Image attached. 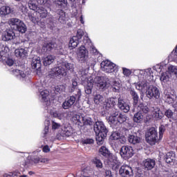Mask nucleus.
Wrapping results in <instances>:
<instances>
[{"mask_svg": "<svg viewBox=\"0 0 177 177\" xmlns=\"http://www.w3.org/2000/svg\"><path fill=\"white\" fill-rule=\"evenodd\" d=\"M80 79L85 84L86 82V86L85 88V92L87 95H91L92 93V89L93 85L96 84V86L99 89H104V88H109L110 86V82L107 78L103 77H96L94 80L91 74H87L85 70H82L80 72Z\"/></svg>", "mask_w": 177, "mask_h": 177, "instance_id": "f257e3e1", "label": "nucleus"}, {"mask_svg": "<svg viewBox=\"0 0 177 177\" xmlns=\"http://www.w3.org/2000/svg\"><path fill=\"white\" fill-rule=\"evenodd\" d=\"M8 24L13 30L15 31H19V32H21L24 34L26 31H27V27L24 22L17 18H11L8 20Z\"/></svg>", "mask_w": 177, "mask_h": 177, "instance_id": "f03ea898", "label": "nucleus"}, {"mask_svg": "<svg viewBox=\"0 0 177 177\" xmlns=\"http://www.w3.org/2000/svg\"><path fill=\"white\" fill-rule=\"evenodd\" d=\"M157 135L158 133L155 128L151 127V129H149L148 132L145 135L147 143H149L151 146L156 145V142H157V138H158Z\"/></svg>", "mask_w": 177, "mask_h": 177, "instance_id": "7ed1b4c3", "label": "nucleus"}, {"mask_svg": "<svg viewBox=\"0 0 177 177\" xmlns=\"http://www.w3.org/2000/svg\"><path fill=\"white\" fill-rule=\"evenodd\" d=\"M146 95L149 99H158L161 96V93L157 86H151L147 89Z\"/></svg>", "mask_w": 177, "mask_h": 177, "instance_id": "20e7f679", "label": "nucleus"}, {"mask_svg": "<svg viewBox=\"0 0 177 177\" xmlns=\"http://www.w3.org/2000/svg\"><path fill=\"white\" fill-rule=\"evenodd\" d=\"M89 57V52L86 50V47L84 46H81L79 48V51L77 53V59L80 63H85Z\"/></svg>", "mask_w": 177, "mask_h": 177, "instance_id": "39448f33", "label": "nucleus"}, {"mask_svg": "<svg viewBox=\"0 0 177 177\" xmlns=\"http://www.w3.org/2000/svg\"><path fill=\"white\" fill-rule=\"evenodd\" d=\"M117 104V101L114 98H109L107 99L104 104V107L106 111H108L109 114L111 113H114L118 111L115 107H114Z\"/></svg>", "mask_w": 177, "mask_h": 177, "instance_id": "423d86ee", "label": "nucleus"}, {"mask_svg": "<svg viewBox=\"0 0 177 177\" xmlns=\"http://www.w3.org/2000/svg\"><path fill=\"white\" fill-rule=\"evenodd\" d=\"M119 174L122 177H133V169L127 165H123L120 167Z\"/></svg>", "mask_w": 177, "mask_h": 177, "instance_id": "0eeeda50", "label": "nucleus"}, {"mask_svg": "<svg viewBox=\"0 0 177 177\" xmlns=\"http://www.w3.org/2000/svg\"><path fill=\"white\" fill-rule=\"evenodd\" d=\"M101 68L102 71L105 73H114L115 71V65L109 60H105L102 62Z\"/></svg>", "mask_w": 177, "mask_h": 177, "instance_id": "6e6552de", "label": "nucleus"}, {"mask_svg": "<svg viewBox=\"0 0 177 177\" xmlns=\"http://www.w3.org/2000/svg\"><path fill=\"white\" fill-rule=\"evenodd\" d=\"M49 75H50L52 77H63L64 75H66V70L62 66H57L51 69V71L49 72Z\"/></svg>", "mask_w": 177, "mask_h": 177, "instance_id": "1a4fd4ad", "label": "nucleus"}, {"mask_svg": "<svg viewBox=\"0 0 177 177\" xmlns=\"http://www.w3.org/2000/svg\"><path fill=\"white\" fill-rule=\"evenodd\" d=\"M120 156L124 158H131L133 156V149L129 146H123L120 149Z\"/></svg>", "mask_w": 177, "mask_h": 177, "instance_id": "9d476101", "label": "nucleus"}, {"mask_svg": "<svg viewBox=\"0 0 177 177\" xmlns=\"http://www.w3.org/2000/svg\"><path fill=\"white\" fill-rule=\"evenodd\" d=\"M94 131L95 133H107V128L104 126V123L103 122L97 121L94 124Z\"/></svg>", "mask_w": 177, "mask_h": 177, "instance_id": "9b49d317", "label": "nucleus"}, {"mask_svg": "<svg viewBox=\"0 0 177 177\" xmlns=\"http://www.w3.org/2000/svg\"><path fill=\"white\" fill-rule=\"evenodd\" d=\"M75 96L74 95L66 98L62 105L64 110H68V109H71V107H73L74 105V103H75Z\"/></svg>", "mask_w": 177, "mask_h": 177, "instance_id": "f8f14e48", "label": "nucleus"}, {"mask_svg": "<svg viewBox=\"0 0 177 177\" xmlns=\"http://www.w3.org/2000/svg\"><path fill=\"white\" fill-rule=\"evenodd\" d=\"M110 114V116L108 119V122L111 125L112 127H115V125H118L119 122H118V111H116L115 112H111Z\"/></svg>", "mask_w": 177, "mask_h": 177, "instance_id": "ddd939ff", "label": "nucleus"}, {"mask_svg": "<svg viewBox=\"0 0 177 177\" xmlns=\"http://www.w3.org/2000/svg\"><path fill=\"white\" fill-rule=\"evenodd\" d=\"M109 161L110 162V165L112 167V169L114 171H118V169L121 166V162H120L118 158L115 156H109Z\"/></svg>", "mask_w": 177, "mask_h": 177, "instance_id": "4468645a", "label": "nucleus"}, {"mask_svg": "<svg viewBox=\"0 0 177 177\" xmlns=\"http://www.w3.org/2000/svg\"><path fill=\"white\" fill-rule=\"evenodd\" d=\"M118 106L120 110H122V111H124V113H128L131 109L129 104L125 102V101L121 97L118 98Z\"/></svg>", "mask_w": 177, "mask_h": 177, "instance_id": "2eb2a0df", "label": "nucleus"}, {"mask_svg": "<svg viewBox=\"0 0 177 177\" xmlns=\"http://www.w3.org/2000/svg\"><path fill=\"white\" fill-rule=\"evenodd\" d=\"M163 99L167 103H174L175 95L171 93V90H165L163 93Z\"/></svg>", "mask_w": 177, "mask_h": 177, "instance_id": "dca6fc26", "label": "nucleus"}, {"mask_svg": "<svg viewBox=\"0 0 177 177\" xmlns=\"http://www.w3.org/2000/svg\"><path fill=\"white\" fill-rule=\"evenodd\" d=\"M144 167L147 171H150L156 167V160L153 159L147 158L143 161Z\"/></svg>", "mask_w": 177, "mask_h": 177, "instance_id": "f3484780", "label": "nucleus"}, {"mask_svg": "<svg viewBox=\"0 0 177 177\" xmlns=\"http://www.w3.org/2000/svg\"><path fill=\"white\" fill-rule=\"evenodd\" d=\"M31 66L34 70H39L42 66V64L41 63V57H34L32 59Z\"/></svg>", "mask_w": 177, "mask_h": 177, "instance_id": "a211bd4d", "label": "nucleus"}, {"mask_svg": "<svg viewBox=\"0 0 177 177\" xmlns=\"http://www.w3.org/2000/svg\"><path fill=\"white\" fill-rule=\"evenodd\" d=\"M136 88L138 89V91H140L141 92H143L146 91L147 88V80H142L140 81L135 84Z\"/></svg>", "mask_w": 177, "mask_h": 177, "instance_id": "6ab92c4d", "label": "nucleus"}, {"mask_svg": "<svg viewBox=\"0 0 177 177\" xmlns=\"http://www.w3.org/2000/svg\"><path fill=\"white\" fill-rule=\"evenodd\" d=\"M53 49H55V44L48 43L44 44L41 48L42 53H50Z\"/></svg>", "mask_w": 177, "mask_h": 177, "instance_id": "aec40b11", "label": "nucleus"}, {"mask_svg": "<svg viewBox=\"0 0 177 177\" xmlns=\"http://www.w3.org/2000/svg\"><path fill=\"white\" fill-rule=\"evenodd\" d=\"M55 60H56V57H55V55H48L44 57L43 64L46 66H50V64H52Z\"/></svg>", "mask_w": 177, "mask_h": 177, "instance_id": "412c9836", "label": "nucleus"}, {"mask_svg": "<svg viewBox=\"0 0 177 177\" xmlns=\"http://www.w3.org/2000/svg\"><path fill=\"white\" fill-rule=\"evenodd\" d=\"M85 118L81 114H76L73 117V120L75 121V124L79 127H84V120Z\"/></svg>", "mask_w": 177, "mask_h": 177, "instance_id": "4be33fe9", "label": "nucleus"}, {"mask_svg": "<svg viewBox=\"0 0 177 177\" xmlns=\"http://www.w3.org/2000/svg\"><path fill=\"white\" fill-rule=\"evenodd\" d=\"M15 38V32L12 30H8L3 33L2 40L3 41H10Z\"/></svg>", "mask_w": 177, "mask_h": 177, "instance_id": "5701e85b", "label": "nucleus"}, {"mask_svg": "<svg viewBox=\"0 0 177 177\" xmlns=\"http://www.w3.org/2000/svg\"><path fill=\"white\" fill-rule=\"evenodd\" d=\"M36 13L41 17V19H46V17H48V10L44 8V7H39Z\"/></svg>", "mask_w": 177, "mask_h": 177, "instance_id": "b1692460", "label": "nucleus"}, {"mask_svg": "<svg viewBox=\"0 0 177 177\" xmlns=\"http://www.w3.org/2000/svg\"><path fill=\"white\" fill-rule=\"evenodd\" d=\"M107 136V133H96L95 139L97 140V145L100 146L103 145V142H104V139Z\"/></svg>", "mask_w": 177, "mask_h": 177, "instance_id": "393cba45", "label": "nucleus"}, {"mask_svg": "<svg viewBox=\"0 0 177 177\" xmlns=\"http://www.w3.org/2000/svg\"><path fill=\"white\" fill-rule=\"evenodd\" d=\"M11 12L12 10L9 6H4L0 8V15L1 16V17L7 16V15H10Z\"/></svg>", "mask_w": 177, "mask_h": 177, "instance_id": "a878e982", "label": "nucleus"}, {"mask_svg": "<svg viewBox=\"0 0 177 177\" xmlns=\"http://www.w3.org/2000/svg\"><path fill=\"white\" fill-rule=\"evenodd\" d=\"M138 111L141 114H147L150 111L149 106L147 105H145L143 104H140L138 106Z\"/></svg>", "mask_w": 177, "mask_h": 177, "instance_id": "bb28decb", "label": "nucleus"}, {"mask_svg": "<svg viewBox=\"0 0 177 177\" xmlns=\"http://www.w3.org/2000/svg\"><path fill=\"white\" fill-rule=\"evenodd\" d=\"M128 140L129 143L132 145H138V143H140L141 139L138 136L130 135L128 138Z\"/></svg>", "mask_w": 177, "mask_h": 177, "instance_id": "cd10ccee", "label": "nucleus"}, {"mask_svg": "<svg viewBox=\"0 0 177 177\" xmlns=\"http://www.w3.org/2000/svg\"><path fill=\"white\" fill-rule=\"evenodd\" d=\"M169 72L167 71L166 72H162L160 73V80L161 82L165 84L169 81Z\"/></svg>", "mask_w": 177, "mask_h": 177, "instance_id": "c85d7f7f", "label": "nucleus"}, {"mask_svg": "<svg viewBox=\"0 0 177 177\" xmlns=\"http://www.w3.org/2000/svg\"><path fill=\"white\" fill-rule=\"evenodd\" d=\"M57 15H59V21L64 24L66 23L67 18L66 17V12L63 10H58Z\"/></svg>", "mask_w": 177, "mask_h": 177, "instance_id": "c756f323", "label": "nucleus"}, {"mask_svg": "<svg viewBox=\"0 0 177 177\" xmlns=\"http://www.w3.org/2000/svg\"><path fill=\"white\" fill-rule=\"evenodd\" d=\"M80 44V39L78 37L73 36L69 41V48H77Z\"/></svg>", "mask_w": 177, "mask_h": 177, "instance_id": "7c9ffc66", "label": "nucleus"}, {"mask_svg": "<svg viewBox=\"0 0 177 177\" xmlns=\"http://www.w3.org/2000/svg\"><path fill=\"white\" fill-rule=\"evenodd\" d=\"M16 57H24L27 55V51L24 48H17L15 50Z\"/></svg>", "mask_w": 177, "mask_h": 177, "instance_id": "2f4dec72", "label": "nucleus"}, {"mask_svg": "<svg viewBox=\"0 0 177 177\" xmlns=\"http://www.w3.org/2000/svg\"><path fill=\"white\" fill-rule=\"evenodd\" d=\"M153 117L156 118V120H161L162 118V113H161L160 108H155L153 109Z\"/></svg>", "mask_w": 177, "mask_h": 177, "instance_id": "473e14b6", "label": "nucleus"}, {"mask_svg": "<svg viewBox=\"0 0 177 177\" xmlns=\"http://www.w3.org/2000/svg\"><path fill=\"white\" fill-rule=\"evenodd\" d=\"M55 3L61 8L62 9H64V8H67L68 2L67 0H55Z\"/></svg>", "mask_w": 177, "mask_h": 177, "instance_id": "72a5a7b5", "label": "nucleus"}, {"mask_svg": "<svg viewBox=\"0 0 177 177\" xmlns=\"http://www.w3.org/2000/svg\"><path fill=\"white\" fill-rule=\"evenodd\" d=\"M133 121L134 122H137V124L142 122L143 121V115L138 111L133 116Z\"/></svg>", "mask_w": 177, "mask_h": 177, "instance_id": "f704fd0d", "label": "nucleus"}, {"mask_svg": "<svg viewBox=\"0 0 177 177\" xmlns=\"http://www.w3.org/2000/svg\"><path fill=\"white\" fill-rule=\"evenodd\" d=\"M175 160V153L169 152L166 155L165 161L167 164L172 162Z\"/></svg>", "mask_w": 177, "mask_h": 177, "instance_id": "c9c22d12", "label": "nucleus"}, {"mask_svg": "<svg viewBox=\"0 0 177 177\" xmlns=\"http://www.w3.org/2000/svg\"><path fill=\"white\" fill-rule=\"evenodd\" d=\"M130 95L132 96L134 104H136L139 102V95H138V93H136L135 90H131Z\"/></svg>", "mask_w": 177, "mask_h": 177, "instance_id": "e433bc0d", "label": "nucleus"}, {"mask_svg": "<svg viewBox=\"0 0 177 177\" xmlns=\"http://www.w3.org/2000/svg\"><path fill=\"white\" fill-rule=\"evenodd\" d=\"M9 57V53L8 51L3 50L0 51V60L3 62V60H6Z\"/></svg>", "mask_w": 177, "mask_h": 177, "instance_id": "4c0bfd02", "label": "nucleus"}, {"mask_svg": "<svg viewBox=\"0 0 177 177\" xmlns=\"http://www.w3.org/2000/svg\"><path fill=\"white\" fill-rule=\"evenodd\" d=\"M167 70L169 74H174V75H176V77H177V66L170 65L169 66H168Z\"/></svg>", "mask_w": 177, "mask_h": 177, "instance_id": "58836bf2", "label": "nucleus"}, {"mask_svg": "<svg viewBox=\"0 0 177 177\" xmlns=\"http://www.w3.org/2000/svg\"><path fill=\"white\" fill-rule=\"evenodd\" d=\"M112 88L113 92H118V91H120L121 88V84L117 81H114L112 84Z\"/></svg>", "mask_w": 177, "mask_h": 177, "instance_id": "ea45409f", "label": "nucleus"}, {"mask_svg": "<svg viewBox=\"0 0 177 177\" xmlns=\"http://www.w3.org/2000/svg\"><path fill=\"white\" fill-rule=\"evenodd\" d=\"M104 98L100 94H97L94 96V102L95 104H100L103 102Z\"/></svg>", "mask_w": 177, "mask_h": 177, "instance_id": "a19ab883", "label": "nucleus"}, {"mask_svg": "<svg viewBox=\"0 0 177 177\" xmlns=\"http://www.w3.org/2000/svg\"><path fill=\"white\" fill-rule=\"evenodd\" d=\"M109 149H107V148H106V147H101V148L100 149V153L102 156H104V157H107V156H109Z\"/></svg>", "mask_w": 177, "mask_h": 177, "instance_id": "79ce46f5", "label": "nucleus"}, {"mask_svg": "<svg viewBox=\"0 0 177 177\" xmlns=\"http://www.w3.org/2000/svg\"><path fill=\"white\" fill-rule=\"evenodd\" d=\"M40 95L41 96L42 100H44V102H48V96H49V91H48L47 90L42 91L40 93Z\"/></svg>", "mask_w": 177, "mask_h": 177, "instance_id": "37998d69", "label": "nucleus"}, {"mask_svg": "<svg viewBox=\"0 0 177 177\" xmlns=\"http://www.w3.org/2000/svg\"><path fill=\"white\" fill-rule=\"evenodd\" d=\"M12 73L17 77H18V75H20V77H22V78H24L26 77V73H24L23 71H20L19 69L13 70Z\"/></svg>", "mask_w": 177, "mask_h": 177, "instance_id": "c03bdc74", "label": "nucleus"}, {"mask_svg": "<svg viewBox=\"0 0 177 177\" xmlns=\"http://www.w3.org/2000/svg\"><path fill=\"white\" fill-rule=\"evenodd\" d=\"M118 121L119 122V124L125 122V121H127V115L122 113L118 115Z\"/></svg>", "mask_w": 177, "mask_h": 177, "instance_id": "a18cd8bd", "label": "nucleus"}, {"mask_svg": "<svg viewBox=\"0 0 177 177\" xmlns=\"http://www.w3.org/2000/svg\"><path fill=\"white\" fill-rule=\"evenodd\" d=\"M62 67H65V68L69 71L74 70V64L71 63L64 62V64H62Z\"/></svg>", "mask_w": 177, "mask_h": 177, "instance_id": "49530a36", "label": "nucleus"}, {"mask_svg": "<svg viewBox=\"0 0 177 177\" xmlns=\"http://www.w3.org/2000/svg\"><path fill=\"white\" fill-rule=\"evenodd\" d=\"M93 162L97 168H103V163L101 160L95 158Z\"/></svg>", "mask_w": 177, "mask_h": 177, "instance_id": "de8ad7c7", "label": "nucleus"}, {"mask_svg": "<svg viewBox=\"0 0 177 177\" xmlns=\"http://www.w3.org/2000/svg\"><path fill=\"white\" fill-rule=\"evenodd\" d=\"M164 132H165V126L160 125L159 127V139H162V135H164Z\"/></svg>", "mask_w": 177, "mask_h": 177, "instance_id": "09e8293b", "label": "nucleus"}, {"mask_svg": "<svg viewBox=\"0 0 177 177\" xmlns=\"http://www.w3.org/2000/svg\"><path fill=\"white\" fill-rule=\"evenodd\" d=\"M165 115L167 118H174V112H173L172 110H171V109H167V110L165 111Z\"/></svg>", "mask_w": 177, "mask_h": 177, "instance_id": "8fccbe9b", "label": "nucleus"}, {"mask_svg": "<svg viewBox=\"0 0 177 177\" xmlns=\"http://www.w3.org/2000/svg\"><path fill=\"white\" fill-rule=\"evenodd\" d=\"M93 121H92V119L91 118H85L83 120V127L84 125H93Z\"/></svg>", "mask_w": 177, "mask_h": 177, "instance_id": "3c124183", "label": "nucleus"}, {"mask_svg": "<svg viewBox=\"0 0 177 177\" xmlns=\"http://www.w3.org/2000/svg\"><path fill=\"white\" fill-rule=\"evenodd\" d=\"M28 7L31 10H37L38 9V8H37V5H35L32 1H30L28 3Z\"/></svg>", "mask_w": 177, "mask_h": 177, "instance_id": "603ef678", "label": "nucleus"}, {"mask_svg": "<svg viewBox=\"0 0 177 177\" xmlns=\"http://www.w3.org/2000/svg\"><path fill=\"white\" fill-rule=\"evenodd\" d=\"M120 137H121V134L119 133L118 132H114L111 135V138H113L114 140H118Z\"/></svg>", "mask_w": 177, "mask_h": 177, "instance_id": "864d4df0", "label": "nucleus"}, {"mask_svg": "<svg viewBox=\"0 0 177 177\" xmlns=\"http://www.w3.org/2000/svg\"><path fill=\"white\" fill-rule=\"evenodd\" d=\"M64 135H65V136H67V137L71 136V135H73V129L68 128V129H65Z\"/></svg>", "mask_w": 177, "mask_h": 177, "instance_id": "5fc2aeb1", "label": "nucleus"}, {"mask_svg": "<svg viewBox=\"0 0 177 177\" xmlns=\"http://www.w3.org/2000/svg\"><path fill=\"white\" fill-rule=\"evenodd\" d=\"M122 70H123V74L126 77H129V75H131V74H132V72L131 71V70H129L128 68H122Z\"/></svg>", "mask_w": 177, "mask_h": 177, "instance_id": "6e6d98bb", "label": "nucleus"}, {"mask_svg": "<svg viewBox=\"0 0 177 177\" xmlns=\"http://www.w3.org/2000/svg\"><path fill=\"white\" fill-rule=\"evenodd\" d=\"M62 127V124L60 123H57L55 121L52 122V128L53 129H59Z\"/></svg>", "mask_w": 177, "mask_h": 177, "instance_id": "4d7b16f0", "label": "nucleus"}, {"mask_svg": "<svg viewBox=\"0 0 177 177\" xmlns=\"http://www.w3.org/2000/svg\"><path fill=\"white\" fill-rule=\"evenodd\" d=\"M64 89H66V87L64 86V85L57 86L55 87V91L59 93L63 92Z\"/></svg>", "mask_w": 177, "mask_h": 177, "instance_id": "13d9d810", "label": "nucleus"}, {"mask_svg": "<svg viewBox=\"0 0 177 177\" xmlns=\"http://www.w3.org/2000/svg\"><path fill=\"white\" fill-rule=\"evenodd\" d=\"M74 37H77V38H79V39H81L82 38V37H84V31L81 29H79L77 30V33L76 36Z\"/></svg>", "mask_w": 177, "mask_h": 177, "instance_id": "bf43d9fd", "label": "nucleus"}, {"mask_svg": "<svg viewBox=\"0 0 177 177\" xmlns=\"http://www.w3.org/2000/svg\"><path fill=\"white\" fill-rule=\"evenodd\" d=\"M3 62H6V64L10 66H11L15 63L13 59L9 58H6V60H3Z\"/></svg>", "mask_w": 177, "mask_h": 177, "instance_id": "052dcab7", "label": "nucleus"}, {"mask_svg": "<svg viewBox=\"0 0 177 177\" xmlns=\"http://www.w3.org/2000/svg\"><path fill=\"white\" fill-rule=\"evenodd\" d=\"M93 142H95L93 139L87 138L83 141V143H84V145H92Z\"/></svg>", "mask_w": 177, "mask_h": 177, "instance_id": "680f3d73", "label": "nucleus"}, {"mask_svg": "<svg viewBox=\"0 0 177 177\" xmlns=\"http://www.w3.org/2000/svg\"><path fill=\"white\" fill-rule=\"evenodd\" d=\"M118 140L122 145H125V143H127V138H125V136H120Z\"/></svg>", "mask_w": 177, "mask_h": 177, "instance_id": "e2e57ef3", "label": "nucleus"}, {"mask_svg": "<svg viewBox=\"0 0 177 177\" xmlns=\"http://www.w3.org/2000/svg\"><path fill=\"white\" fill-rule=\"evenodd\" d=\"M32 161L34 162V164H38L41 161V158H39V156H35L32 158Z\"/></svg>", "mask_w": 177, "mask_h": 177, "instance_id": "0e129e2a", "label": "nucleus"}, {"mask_svg": "<svg viewBox=\"0 0 177 177\" xmlns=\"http://www.w3.org/2000/svg\"><path fill=\"white\" fill-rule=\"evenodd\" d=\"M81 90H78L77 94H75V100H80L81 99Z\"/></svg>", "mask_w": 177, "mask_h": 177, "instance_id": "69168bd1", "label": "nucleus"}, {"mask_svg": "<svg viewBox=\"0 0 177 177\" xmlns=\"http://www.w3.org/2000/svg\"><path fill=\"white\" fill-rule=\"evenodd\" d=\"M43 151L44 153H49L50 151V149L49 148V146L46 145L43 147Z\"/></svg>", "mask_w": 177, "mask_h": 177, "instance_id": "338daca9", "label": "nucleus"}, {"mask_svg": "<svg viewBox=\"0 0 177 177\" xmlns=\"http://www.w3.org/2000/svg\"><path fill=\"white\" fill-rule=\"evenodd\" d=\"M24 43H23V41L19 40L15 43H14V45H15V46H21L22 45H24Z\"/></svg>", "mask_w": 177, "mask_h": 177, "instance_id": "774afa93", "label": "nucleus"}]
</instances>
